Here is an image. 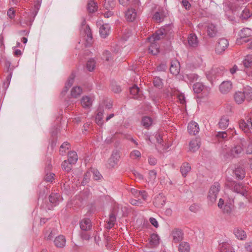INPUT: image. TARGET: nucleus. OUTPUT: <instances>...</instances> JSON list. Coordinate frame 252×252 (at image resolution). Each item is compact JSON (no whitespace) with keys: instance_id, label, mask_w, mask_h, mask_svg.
I'll list each match as a JSON object with an SVG mask.
<instances>
[{"instance_id":"1","label":"nucleus","mask_w":252,"mask_h":252,"mask_svg":"<svg viewBox=\"0 0 252 252\" xmlns=\"http://www.w3.org/2000/svg\"><path fill=\"white\" fill-rule=\"evenodd\" d=\"M220 189V186L218 182L214 183L210 187L208 194V204L209 205H212L216 202Z\"/></svg>"},{"instance_id":"2","label":"nucleus","mask_w":252,"mask_h":252,"mask_svg":"<svg viewBox=\"0 0 252 252\" xmlns=\"http://www.w3.org/2000/svg\"><path fill=\"white\" fill-rule=\"evenodd\" d=\"M240 38L237 39L236 43L240 45L243 43L249 42L252 39V30L251 29L243 28L239 33Z\"/></svg>"},{"instance_id":"3","label":"nucleus","mask_w":252,"mask_h":252,"mask_svg":"<svg viewBox=\"0 0 252 252\" xmlns=\"http://www.w3.org/2000/svg\"><path fill=\"white\" fill-rule=\"evenodd\" d=\"M243 151L244 149L242 144L234 145L229 151L226 152L224 156L227 158L238 157Z\"/></svg>"},{"instance_id":"4","label":"nucleus","mask_w":252,"mask_h":252,"mask_svg":"<svg viewBox=\"0 0 252 252\" xmlns=\"http://www.w3.org/2000/svg\"><path fill=\"white\" fill-rule=\"evenodd\" d=\"M228 185L231 187L234 191L242 194L244 196H248V194L246 187L242 183L232 181L229 182Z\"/></svg>"},{"instance_id":"5","label":"nucleus","mask_w":252,"mask_h":252,"mask_svg":"<svg viewBox=\"0 0 252 252\" xmlns=\"http://www.w3.org/2000/svg\"><path fill=\"white\" fill-rule=\"evenodd\" d=\"M228 45L229 43L227 39L225 38H220L216 46V53L218 54H222L227 48Z\"/></svg>"},{"instance_id":"6","label":"nucleus","mask_w":252,"mask_h":252,"mask_svg":"<svg viewBox=\"0 0 252 252\" xmlns=\"http://www.w3.org/2000/svg\"><path fill=\"white\" fill-rule=\"evenodd\" d=\"M120 158V152L118 150H115L108 159V164L110 167H114L118 163Z\"/></svg>"},{"instance_id":"7","label":"nucleus","mask_w":252,"mask_h":252,"mask_svg":"<svg viewBox=\"0 0 252 252\" xmlns=\"http://www.w3.org/2000/svg\"><path fill=\"white\" fill-rule=\"evenodd\" d=\"M171 27V26L169 25L168 27L161 28L159 30H158L153 35L152 38L154 39V41L159 40L163 38L167 33V30L166 29L168 28H170Z\"/></svg>"},{"instance_id":"8","label":"nucleus","mask_w":252,"mask_h":252,"mask_svg":"<svg viewBox=\"0 0 252 252\" xmlns=\"http://www.w3.org/2000/svg\"><path fill=\"white\" fill-rule=\"evenodd\" d=\"M171 27V26L169 25L168 27L161 28L159 30H158L153 35L152 38L154 39V41L159 40L163 38L167 33V30L166 29L168 28H170Z\"/></svg>"},{"instance_id":"9","label":"nucleus","mask_w":252,"mask_h":252,"mask_svg":"<svg viewBox=\"0 0 252 252\" xmlns=\"http://www.w3.org/2000/svg\"><path fill=\"white\" fill-rule=\"evenodd\" d=\"M246 120H241L239 122L240 127L245 131L248 130L250 128L252 129V117H248Z\"/></svg>"},{"instance_id":"10","label":"nucleus","mask_w":252,"mask_h":252,"mask_svg":"<svg viewBox=\"0 0 252 252\" xmlns=\"http://www.w3.org/2000/svg\"><path fill=\"white\" fill-rule=\"evenodd\" d=\"M167 12L163 9H159L153 16V20L157 23H160L166 17Z\"/></svg>"},{"instance_id":"11","label":"nucleus","mask_w":252,"mask_h":252,"mask_svg":"<svg viewBox=\"0 0 252 252\" xmlns=\"http://www.w3.org/2000/svg\"><path fill=\"white\" fill-rule=\"evenodd\" d=\"M171 235L173 237V240L175 243H179L183 239V232L180 229L175 228L173 229L172 231Z\"/></svg>"},{"instance_id":"12","label":"nucleus","mask_w":252,"mask_h":252,"mask_svg":"<svg viewBox=\"0 0 252 252\" xmlns=\"http://www.w3.org/2000/svg\"><path fill=\"white\" fill-rule=\"evenodd\" d=\"M80 227L82 231H88L92 228V222L88 218H84L79 222Z\"/></svg>"},{"instance_id":"13","label":"nucleus","mask_w":252,"mask_h":252,"mask_svg":"<svg viewBox=\"0 0 252 252\" xmlns=\"http://www.w3.org/2000/svg\"><path fill=\"white\" fill-rule=\"evenodd\" d=\"M241 10V9L239 10L240 11ZM234 14H236L238 17H239L242 19H248L250 18L252 13H251L250 10L248 7H245L244 9L240 11H237L236 10L234 11Z\"/></svg>"},{"instance_id":"14","label":"nucleus","mask_w":252,"mask_h":252,"mask_svg":"<svg viewBox=\"0 0 252 252\" xmlns=\"http://www.w3.org/2000/svg\"><path fill=\"white\" fill-rule=\"evenodd\" d=\"M206 32L210 37H214L218 33L217 27L213 24H208L206 26Z\"/></svg>"},{"instance_id":"15","label":"nucleus","mask_w":252,"mask_h":252,"mask_svg":"<svg viewBox=\"0 0 252 252\" xmlns=\"http://www.w3.org/2000/svg\"><path fill=\"white\" fill-rule=\"evenodd\" d=\"M188 130L189 134L195 135L199 131V127L198 124L195 122H190L188 126Z\"/></svg>"},{"instance_id":"16","label":"nucleus","mask_w":252,"mask_h":252,"mask_svg":"<svg viewBox=\"0 0 252 252\" xmlns=\"http://www.w3.org/2000/svg\"><path fill=\"white\" fill-rule=\"evenodd\" d=\"M180 70V64L179 62L177 60H173L171 63V65L170 67V72L175 75H178Z\"/></svg>"},{"instance_id":"17","label":"nucleus","mask_w":252,"mask_h":252,"mask_svg":"<svg viewBox=\"0 0 252 252\" xmlns=\"http://www.w3.org/2000/svg\"><path fill=\"white\" fill-rule=\"evenodd\" d=\"M116 215L117 212L115 210H113L110 214L109 220L107 221V224L106 226L107 229H110L114 226L116 221Z\"/></svg>"},{"instance_id":"18","label":"nucleus","mask_w":252,"mask_h":252,"mask_svg":"<svg viewBox=\"0 0 252 252\" xmlns=\"http://www.w3.org/2000/svg\"><path fill=\"white\" fill-rule=\"evenodd\" d=\"M200 146V139L199 138H195L192 139L189 143V151L192 152L196 151Z\"/></svg>"},{"instance_id":"19","label":"nucleus","mask_w":252,"mask_h":252,"mask_svg":"<svg viewBox=\"0 0 252 252\" xmlns=\"http://www.w3.org/2000/svg\"><path fill=\"white\" fill-rule=\"evenodd\" d=\"M54 243L56 247L63 248L65 246V238L63 235H60L55 238Z\"/></svg>"},{"instance_id":"20","label":"nucleus","mask_w":252,"mask_h":252,"mask_svg":"<svg viewBox=\"0 0 252 252\" xmlns=\"http://www.w3.org/2000/svg\"><path fill=\"white\" fill-rule=\"evenodd\" d=\"M137 16V12L134 8H129L125 13L126 19L130 22L134 21Z\"/></svg>"},{"instance_id":"21","label":"nucleus","mask_w":252,"mask_h":252,"mask_svg":"<svg viewBox=\"0 0 252 252\" xmlns=\"http://www.w3.org/2000/svg\"><path fill=\"white\" fill-rule=\"evenodd\" d=\"M232 89V84L230 81H223L220 86V90L223 94H227Z\"/></svg>"},{"instance_id":"22","label":"nucleus","mask_w":252,"mask_h":252,"mask_svg":"<svg viewBox=\"0 0 252 252\" xmlns=\"http://www.w3.org/2000/svg\"><path fill=\"white\" fill-rule=\"evenodd\" d=\"M130 93L134 99H140L142 97L141 91L136 85H134L130 88Z\"/></svg>"},{"instance_id":"23","label":"nucleus","mask_w":252,"mask_h":252,"mask_svg":"<svg viewBox=\"0 0 252 252\" xmlns=\"http://www.w3.org/2000/svg\"><path fill=\"white\" fill-rule=\"evenodd\" d=\"M188 43L189 45L192 47H196L199 43L197 36L194 33H191L188 36Z\"/></svg>"},{"instance_id":"24","label":"nucleus","mask_w":252,"mask_h":252,"mask_svg":"<svg viewBox=\"0 0 252 252\" xmlns=\"http://www.w3.org/2000/svg\"><path fill=\"white\" fill-rule=\"evenodd\" d=\"M110 27L107 24L102 25L99 28V33L101 37L106 38L109 33Z\"/></svg>"},{"instance_id":"25","label":"nucleus","mask_w":252,"mask_h":252,"mask_svg":"<svg viewBox=\"0 0 252 252\" xmlns=\"http://www.w3.org/2000/svg\"><path fill=\"white\" fill-rule=\"evenodd\" d=\"M61 195L58 193H52L49 196V200L50 203L54 206H56L59 204L61 200Z\"/></svg>"},{"instance_id":"26","label":"nucleus","mask_w":252,"mask_h":252,"mask_svg":"<svg viewBox=\"0 0 252 252\" xmlns=\"http://www.w3.org/2000/svg\"><path fill=\"white\" fill-rule=\"evenodd\" d=\"M93 100V98L88 96H83L81 100L82 106L84 108H89L92 106Z\"/></svg>"},{"instance_id":"27","label":"nucleus","mask_w":252,"mask_h":252,"mask_svg":"<svg viewBox=\"0 0 252 252\" xmlns=\"http://www.w3.org/2000/svg\"><path fill=\"white\" fill-rule=\"evenodd\" d=\"M234 99L236 103L238 104L242 103L245 99V94L243 92L238 91L235 93L234 96Z\"/></svg>"},{"instance_id":"28","label":"nucleus","mask_w":252,"mask_h":252,"mask_svg":"<svg viewBox=\"0 0 252 252\" xmlns=\"http://www.w3.org/2000/svg\"><path fill=\"white\" fill-rule=\"evenodd\" d=\"M233 232L235 236L239 239L243 240L246 238V234L245 232L241 228H235Z\"/></svg>"},{"instance_id":"29","label":"nucleus","mask_w":252,"mask_h":252,"mask_svg":"<svg viewBox=\"0 0 252 252\" xmlns=\"http://www.w3.org/2000/svg\"><path fill=\"white\" fill-rule=\"evenodd\" d=\"M78 160V156L77 153L75 151H70L68 153L67 161L71 163L75 164Z\"/></svg>"},{"instance_id":"30","label":"nucleus","mask_w":252,"mask_h":252,"mask_svg":"<svg viewBox=\"0 0 252 252\" xmlns=\"http://www.w3.org/2000/svg\"><path fill=\"white\" fill-rule=\"evenodd\" d=\"M190 249L189 244L186 242H181L178 248L179 252H189Z\"/></svg>"},{"instance_id":"31","label":"nucleus","mask_w":252,"mask_h":252,"mask_svg":"<svg viewBox=\"0 0 252 252\" xmlns=\"http://www.w3.org/2000/svg\"><path fill=\"white\" fill-rule=\"evenodd\" d=\"M220 252H233L231 245L227 242L220 244Z\"/></svg>"},{"instance_id":"32","label":"nucleus","mask_w":252,"mask_h":252,"mask_svg":"<svg viewBox=\"0 0 252 252\" xmlns=\"http://www.w3.org/2000/svg\"><path fill=\"white\" fill-rule=\"evenodd\" d=\"M191 167L189 163H184L181 167V172L184 177H186L187 174L190 171Z\"/></svg>"},{"instance_id":"33","label":"nucleus","mask_w":252,"mask_h":252,"mask_svg":"<svg viewBox=\"0 0 252 252\" xmlns=\"http://www.w3.org/2000/svg\"><path fill=\"white\" fill-rule=\"evenodd\" d=\"M229 121V119L227 117H222L219 123V127L223 129L226 128L228 126Z\"/></svg>"},{"instance_id":"34","label":"nucleus","mask_w":252,"mask_h":252,"mask_svg":"<svg viewBox=\"0 0 252 252\" xmlns=\"http://www.w3.org/2000/svg\"><path fill=\"white\" fill-rule=\"evenodd\" d=\"M75 77V75L73 74H72L70 77H69L67 83L65 84L64 88L63 91L62 93H65L67 92L69 88H70L71 86L72 85L73 82H74V79Z\"/></svg>"},{"instance_id":"35","label":"nucleus","mask_w":252,"mask_h":252,"mask_svg":"<svg viewBox=\"0 0 252 252\" xmlns=\"http://www.w3.org/2000/svg\"><path fill=\"white\" fill-rule=\"evenodd\" d=\"M82 93V89L80 87H73L71 91V95L72 97L76 98L80 96Z\"/></svg>"},{"instance_id":"36","label":"nucleus","mask_w":252,"mask_h":252,"mask_svg":"<svg viewBox=\"0 0 252 252\" xmlns=\"http://www.w3.org/2000/svg\"><path fill=\"white\" fill-rule=\"evenodd\" d=\"M97 6L94 0H90L87 4V10L90 13H93L97 10Z\"/></svg>"},{"instance_id":"37","label":"nucleus","mask_w":252,"mask_h":252,"mask_svg":"<svg viewBox=\"0 0 252 252\" xmlns=\"http://www.w3.org/2000/svg\"><path fill=\"white\" fill-rule=\"evenodd\" d=\"M153 124V120L147 116L143 117L142 119V124L146 128H149Z\"/></svg>"},{"instance_id":"38","label":"nucleus","mask_w":252,"mask_h":252,"mask_svg":"<svg viewBox=\"0 0 252 252\" xmlns=\"http://www.w3.org/2000/svg\"><path fill=\"white\" fill-rule=\"evenodd\" d=\"M243 92L245 94V99L248 101H251L252 100V88H245Z\"/></svg>"},{"instance_id":"39","label":"nucleus","mask_w":252,"mask_h":252,"mask_svg":"<svg viewBox=\"0 0 252 252\" xmlns=\"http://www.w3.org/2000/svg\"><path fill=\"white\" fill-rule=\"evenodd\" d=\"M164 200H163L162 196L159 194L155 198L153 201L154 205L157 207H160L164 204Z\"/></svg>"},{"instance_id":"40","label":"nucleus","mask_w":252,"mask_h":252,"mask_svg":"<svg viewBox=\"0 0 252 252\" xmlns=\"http://www.w3.org/2000/svg\"><path fill=\"white\" fill-rule=\"evenodd\" d=\"M150 245L153 247L156 246L159 244V237L156 234H152L151 235L150 239Z\"/></svg>"},{"instance_id":"41","label":"nucleus","mask_w":252,"mask_h":252,"mask_svg":"<svg viewBox=\"0 0 252 252\" xmlns=\"http://www.w3.org/2000/svg\"><path fill=\"white\" fill-rule=\"evenodd\" d=\"M234 173L237 178L241 180L243 179L245 176V171L241 167L237 168L234 171Z\"/></svg>"},{"instance_id":"42","label":"nucleus","mask_w":252,"mask_h":252,"mask_svg":"<svg viewBox=\"0 0 252 252\" xmlns=\"http://www.w3.org/2000/svg\"><path fill=\"white\" fill-rule=\"evenodd\" d=\"M73 164V163H71L67 160H64L62 164V167L63 170L69 172L72 169Z\"/></svg>"},{"instance_id":"43","label":"nucleus","mask_w":252,"mask_h":252,"mask_svg":"<svg viewBox=\"0 0 252 252\" xmlns=\"http://www.w3.org/2000/svg\"><path fill=\"white\" fill-rule=\"evenodd\" d=\"M149 50L153 55H157L159 52L158 46L156 43H151L149 46Z\"/></svg>"},{"instance_id":"44","label":"nucleus","mask_w":252,"mask_h":252,"mask_svg":"<svg viewBox=\"0 0 252 252\" xmlns=\"http://www.w3.org/2000/svg\"><path fill=\"white\" fill-rule=\"evenodd\" d=\"M70 148V144L67 142H65L61 146L60 149V154L62 156L65 155L66 152V150Z\"/></svg>"},{"instance_id":"45","label":"nucleus","mask_w":252,"mask_h":252,"mask_svg":"<svg viewBox=\"0 0 252 252\" xmlns=\"http://www.w3.org/2000/svg\"><path fill=\"white\" fill-rule=\"evenodd\" d=\"M244 66L246 68L250 67L252 66V55H248L243 62Z\"/></svg>"},{"instance_id":"46","label":"nucleus","mask_w":252,"mask_h":252,"mask_svg":"<svg viewBox=\"0 0 252 252\" xmlns=\"http://www.w3.org/2000/svg\"><path fill=\"white\" fill-rule=\"evenodd\" d=\"M84 32L87 36L86 37V40L88 43H90L93 39V37L91 29L88 25L86 26Z\"/></svg>"},{"instance_id":"47","label":"nucleus","mask_w":252,"mask_h":252,"mask_svg":"<svg viewBox=\"0 0 252 252\" xmlns=\"http://www.w3.org/2000/svg\"><path fill=\"white\" fill-rule=\"evenodd\" d=\"M204 87L201 83L198 82L193 85V90L195 93L199 94L203 91Z\"/></svg>"},{"instance_id":"48","label":"nucleus","mask_w":252,"mask_h":252,"mask_svg":"<svg viewBox=\"0 0 252 252\" xmlns=\"http://www.w3.org/2000/svg\"><path fill=\"white\" fill-rule=\"evenodd\" d=\"M67 177L66 175H64V176L63 177V189L65 191H68L70 190L71 184L69 181H66V178Z\"/></svg>"},{"instance_id":"49","label":"nucleus","mask_w":252,"mask_h":252,"mask_svg":"<svg viewBox=\"0 0 252 252\" xmlns=\"http://www.w3.org/2000/svg\"><path fill=\"white\" fill-rule=\"evenodd\" d=\"M95 62L93 59H90L87 63L86 67L89 71H93L95 67Z\"/></svg>"},{"instance_id":"50","label":"nucleus","mask_w":252,"mask_h":252,"mask_svg":"<svg viewBox=\"0 0 252 252\" xmlns=\"http://www.w3.org/2000/svg\"><path fill=\"white\" fill-rule=\"evenodd\" d=\"M104 5L106 9L110 10L115 7V2L114 0H105Z\"/></svg>"},{"instance_id":"51","label":"nucleus","mask_w":252,"mask_h":252,"mask_svg":"<svg viewBox=\"0 0 252 252\" xmlns=\"http://www.w3.org/2000/svg\"><path fill=\"white\" fill-rule=\"evenodd\" d=\"M7 73L8 74L6 76V80L3 83V86L6 88L8 87L12 77V72L11 68L10 69V71L9 72H7Z\"/></svg>"},{"instance_id":"52","label":"nucleus","mask_w":252,"mask_h":252,"mask_svg":"<svg viewBox=\"0 0 252 252\" xmlns=\"http://www.w3.org/2000/svg\"><path fill=\"white\" fill-rule=\"evenodd\" d=\"M233 205L230 204H226L224 206V208L223 209V212L224 213L229 214L231 213L232 210H233Z\"/></svg>"},{"instance_id":"53","label":"nucleus","mask_w":252,"mask_h":252,"mask_svg":"<svg viewBox=\"0 0 252 252\" xmlns=\"http://www.w3.org/2000/svg\"><path fill=\"white\" fill-rule=\"evenodd\" d=\"M102 118H103V113L102 112H98L95 117L96 123L98 125H101L103 123L102 122Z\"/></svg>"},{"instance_id":"54","label":"nucleus","mask_w":252,"mask_h":252,"mask_svg":"<svg viewBox=\"0 0 252 252\" xmlns=\"http://www.w3.org/2000/svg\"><path fill=\"white\" fill-rule=\"evenodd\" d=\"M141 157V153L138 150H133L130 153V157L133 159H137Z\"/></svg>"},{"instance_id":"55","label":"nucleus","mask_w":252,"mask_h":252,"mask_svg":"<svg viewBox=\"0 0 252 252\" xmlns=\"http://www.w3.org/2000/svg\"><path fill=\"white\" fill-rule=\"evenodd\" d=\"M157 177V172L155 170H151L149 172V182L153 183Z\"/></svg>"},{"instance_id":"56","label":"nucleus","mask_w":252,"mask_h":252,"mask_svg":"<svg viewBox=\"0 0 252 252\" xmlns=\"http://www.w3.org/2000/svg\"><path fill=\"white\" fill-rule=\"evenodd\" d=\"M153 83L155 87H160L162 86V80L159 77H155L153 79Z\"/></svg>"},{"instance_id":"57","label":"nucleus","mask_w":252,"mask_h":252,"mask_svg":"<svg viewBox=\"0 0 252 252\" xmlns=\"http://www.w3.org/2000/svg\"><path fill=\"white\" fill-rule=\"evenodd\" d=\"M216 137L219 140L220 139H225L227 137V134L226 131H220L217 133Z\"/></svg>"},{"instance_id":"58","label":"nucleus","mask_w":252,"mask_h":252,"mask_svg":"<svg viewBox=\"0 0 252 252\" xmlns=\"http://www.w3.org/2000/svg\"><path fill=\"white\" fill-rule=\"evenodd\" d=\"M246 152L248 154H252V138H249Z\"/></svg>"},{"instance_id":"59","label":"nucleus","mask_w":252,"mask_h":252,"mask_svg":"<svg viewBox=\"0 0 252 252\" xmlns=\"http://www.w3.org/2000/svg\"><path fill=\"white\" fill-rule=\"evenodd\" d=\"M93 174V178L94 180H99L101 177V175L100 173L97 170L93 169L91 171Z\"/></svg>"},{"instance_id":"60","label":"nucleus","mask_w":252,"mask_h":252,"mask_svg":"<svg viewBox=\"0 0 252 252\" xmlns=\"http://www.w3.org/2000/svg\"><path fill=\"white\" fill-rule=\"evenodd\" d=\"M182 5L186 9L189 10L191 7V4L188 0H182Z\"/></svg>"},{"instance_id":"61","label":"nucleus","mask_w":252,"mask_h":252,"mask_svg":"<svg viewBox=\"0 0 252 252\" xmlns=\"http://www.w3.org/2000/svg\"><path fill=\"white\" fill-rule=\"evenodd\" d=\"M55 174L53 173L47 174L45 177V180L47 182H52L54 179Z\"/></svg>"},{"instance_id":"62","label":"nucleus","mask_w":252,"mask_h":252,"mask_svg":"<svg viewBox=\"0 0 252 252\" xmlns=\"http://www.w3.org/2000/svg\"><path fill=\"white\" fill-rule=\"evenodd\" d=\"M103 58L107 61H110L111 59V55L110 52L108 51H105L103 54Z\"/></svg>"},{"instance_id":"63","label":"nucleus","mask_w":252,"mask_h":252,"mask_svg":"<svg viewBox=\"0 0 252 252\" xmlns=\"http://www.w3.org/2000/svg\"><path fill=\"white\" fill-rule=\"evenodd\" d=\"M7 16L10 18L13 19L15 16V12L13 8H11L8 9L7 13Z\"/></svg>"},{"instance_id":"64","label":"nucleus","mask_w":252,"mask_h":252,"mask_svg":"<svg viewBox=\"0 0 252 252\" xmlns=\"http://www.w3.org/2000/svg\"><path fill=\"white\" fill-rule=\"evenodd\" d=\"M245 248L247 252H252V242L247 243L245 246Z\"/></svg>"}]
</instances>
